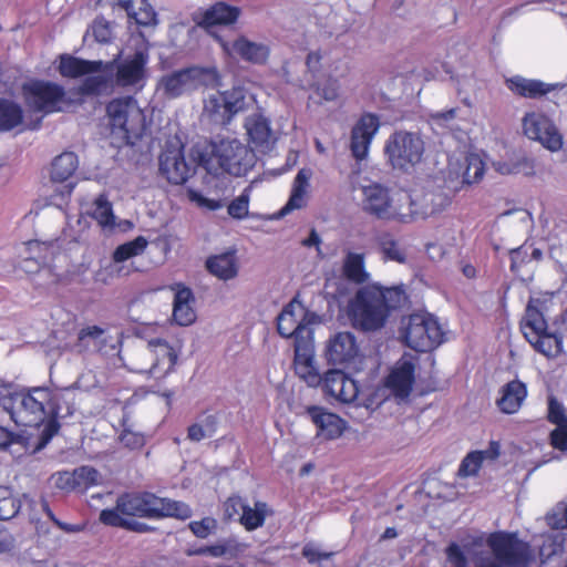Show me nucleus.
<instances>
[{"label":"nucleus","mask_w":567,"mask_h":567,"mask_svg":"<svg viewBox=\"0 0 567 567\" xmlns=\"http://www.w3.org/2000/svg\"><path fill=\"white\" fill-rule=\"evenodd\" d=\"M61 399H65V393L52 392L44 386L21 391L3 386L0 391V405L17 425L35 427L43 424L39 449L45 446L60 429L56 416L62 414Z\"/></svg>","instance_id":"f257e3e1"},{"label":"nucleus","mask_w":567,"mask_h":567,"mask_svg":"<svg viewBox=\"0 0 567 567\" xmlns=\"http://www.w3.org/2000/svg\"><path fill=\"white\" fill-rule=\"evenodd\" d=\"M298 295L277 317V330L284 338H295L293 367L297 377L308 386H319L316 336L319 317L308 311Z\"/></svg>","instance_id":"f03ea898"},{"label":"nucleus","mask_w":567,"mask_h":567,"mask_svg":"<svg viewBox=\"0 0 567 567\" xmlns=\"http://www.w3.org/2000/svg\"><path fill=\"white\" fill-rule=\"evenodd\" d=\"M404 287H384L378 282L360 287L348 301L346 313L351 326L364 332L382 329L391 313L406 301Z\"/></svg>","instance_id":"7ed1b4c3"},{"label":"nucleus","mask_w":567,"mask_h":567,"mask_svg":"<svg viewBox=\"0 0 567 567\" xmlns=\"http://www.w3.org/2000/svg\"><path fill=\"white\" fill-rule=\"evenodd\" d=\"M123 516L146 518L176 517L186 519L192 516V511L183 502L162 498L153 493H126L117 498L114 508L101 512L100 520L110 526L142 530L143 524L131 522Z\"/></svg>","instance_id":"20e7f679"},{"label":"nucleus","mask_w":567,"mask_h":567,"mask_svg":"<svg viewBox=\"0 0 567 567\" xmlns=\"http://www.w3.org/2000/svg\"><path fill=\"white\" fill-rule=\"evenodd\" d=\"M218 82L216 68L193 65L161 75L155 92L163 100H175L192 94L202 86L215 87Z\"/></svg>","instance_id":"39448f33"},{"label":"nucleus","mask_w":567,"mask_h":567,"mask_svg":"<svg viewBox=\"0 0 567 567\" xmlns=\"http://www.w3.org/2000/svg\"><path fill=\"white\" fill-rule=\"evenodd\" d=\"M111 132L125 144H135L146 130V118L137 101L132 96L112 100L106 105Z\"/></svg>","instance_id":"423d86ee"},{"label":"nucleus","mask_w":567,"mask_h":567,"mask_svg":"<svg viewBox=\"0 0 567 567\" xmlns=\"http://www.w3.org/2000/svg\"><path fill=\"white\" fill-rule=\"evenodd\" d=\"M383 152L392 169L410 173L423 161L425 142L416 132L396 131L385 141Z\"/></svg>","instance_id":"0eeeda50"},{"label":"nucleus","mask_w":567,"mask_h":567,"mask_svg":"<svg viewBox=\"0 0 567 567\" xmlns=\"http://www.w3.org/2000/svg\"><path fill=\"white\" fill-rule=\"evenodd\" d=\"M22 91L28 106L45 114L65 111L76 102L63 86L49 81L25 83Z\"/></svg>","instance_id":"6e6552de"},{"label":"nucleus","mask_w":567,"mask_h":567,"mask_svg":"<svg viewBox=\"0 0 567 567\" xmlns=\"http://www.w3.org/2000/svg\"><path fill=\"white\" fill-rule=\"evenodd\" d=\"M252 96L243 87L215 92L204 100L203 116L216 124H228L239 112L245 111Z\"/></svg>","instance_id":"1a4fd4ad"},{"label":"nucleus","mask_w":567,"mask_h":567,"mask_svg":"<svg viewBox=\"0 0 567 567\" xmlns=\"http://www.w3.org/2000/svg\"><path fill=\"white\" fill-rule=\"evenodd\" d=\"M212 158L216 159L223 171L235 176L245 175L256 162L254 151L236 138L214 142Z\"/></svg>","instance_id":"9d476101"},{"label":"nucleus","mask_w":567,"mask_h":567,"mask_svg":"<svg viewBox=\"0 0 567 567\" xmlns=\"http://www.w3.org/2000/svg\"><path fill=\"white\" fill-rule=\"evenodd\" d=\"M408 347L425 352L436 348L443 340V331L437 320L431 315L414 313L409 317L403 329Z\"/></svg>","instance_id":"9b49d317"},{"label":"nucleus","mask_w":567,"mask_h":567,"mask_svg":"<svg viewBox=\"0 0 567 567\" xmlns=\"http://www.w3.org/2000/svg\"><path fill=\"white\" fill-rule=\"evenodd\" d=\"M133 41L134 53L125 55L116 64L115 83L120 87L142 89L150 60L148 44L142 37L133 38Z\"/></svg>","instance_id":"f8f14e48"},{"label":"nucleus","mask_w":567,"mask_h":567,"mask_svg":"<svg viewBox=\"0 0 567 567\" xmlns=\"http://www.w3.org/2000/svg\"><path fill=\"white\" fill-rule=\"evenodd\" d=\"M178 358V350L162 338H154L147 341V346L137 350V359H150L152 364L138 363L133 372L148 373L161 378L169 373Z\"/></svg>","instance_id":"ddd939ff"},{"label":"nucleus","mask_w":567,"mask_h":567,"mask_svg":"<svg viewBox=\"0 0 567 567\" xmlns=\"http://www.w3.org/2000/svg\"><path fill=\"white\" fill-rule=\"evenodd\" d=\"M198 155V161L193 156L186 158L183 145L178 143L168 145L159 157V169L169 183L184 184L195 173L198 164H209V159Z\"/></svg>","instance_id":"4468645a"},{"label":"nucleus","mask_w":567,"mask_h":567,"mask_svg":"<svg viewBox=\"0 0 567 567\" xmlns=\"http://www.w3.org/2000/svg\"><path fill=\"white\" fill-rule=\"evenodd\" d=\"M495 558L507 567H527L533 559V551L527 543L515 535L496 533L487 540Z\"/></svg>","instance_id":"2eb2a0df"},{"label":"nucleus","mask_w":567,"mask_h":567,"mask_svg":"<svg viewBox=\"0 0 567 567\" xmlns=\"http://www.w3.org/2000/svg\"><path fill=\"white\" fill-rule=\"evenodd\" d=\"M524 135L540 143L550 152H558L564 144V138L554 122L543 113L528 112L522 120Z\"/></svg>","instance_id":"dca6fc26"},{"label":"nucleus","mask_w":567,"mask_h":567,"mask_svg":"<svg viewBox=\"0 0 567 567\" xmlns=\"http://www.w3.org/2000/svg\"><path fill=\"white\" fill-rule=\"evenodd\" d=\"M380 128V118L372 114H363L353 125L350 137V151L357 161L368 157L370 145Z\"/></svg>","instance_id":"f3484780"},{"label":"nucleus","mask_w":567,"mask_h":567,"mask_svg":"<svg viewBox=\"0 0 567 567\" xmlns=\"http://www.w3.org/2000/svg\"><path fill=\"white\" fill-rule=\"evenodd\" d=\"M215 38L223 51L229 56L259 65L265 64L269 58L270 49L264 42L250 41L244 35L238 37L233 42H228L218 35Z\"/></svg>","instance_id":"a211bd4d"},{"label":"nucleus","mask_w":567,"mask_h":567,"mask_svg":"<svg viewBox=\"0 0 567 567\" xmlns=\"http://www.w3.org/2000/svg\"><path fill=\"white\" fill-rule=\"evenodd\" d=\"M414 357L404 354L392 368L384 381L385 388L398 399L410 395L414 383Z\"/></svg>","instance_id":"6ab92c4d"},{"label":"nucleus","mask_w":567,"mask_h":567,"mask_svg":"<svg viewBox=\"0 0 567 567\" xmlns=\"http://www.w3.org/2000/svg\"><path fill=\"white\" fill-rule=\"evenodd\" d=\"M394 192L379 183L362 186L363 209L379 219L388 220L393 205Z\"/></svg>","instance_id":"aec40b11"},{"label":"nucleus","mask_w":567,"mask_h":567,"mask_svg":"<svg viewBox=\"0 0 567 567\" xmlns=\"http://www.w3.org/2000/svg\"><path fill=\"white\" fill-rule=\"evenodd\" d=\"M327 359L333 364H352L360 357V348L351 332L336 333L327 344Z\"/></svg>","instance_id":"412c9836"},{"label":"nucleus","mask_w":567,"mask_h":567,"mask_svg":"<svg viewBox=\"0 0 567 567\" xmlns=\"http://www.w3.org/2000/svg\"><path fill=\"white\" fill-rule=\"evenodd\" d=\"M409 200L412 213L405 216L413 217L414 223L440 213L444 208L446 199L432 190H413L409 193Z\"/></svg>","instance_id":"4be33fe9"},{"label":"nucleus","mask_w":567,"mask_h":567,"mask_svg":"<svg viewBox=\"0 0 567 567\" xmlns=\"http://www.w3.org/2000/svg\"><path fill=\"white\" fill-rule=\"evenodd\" d=\"M326 392L343 403L353 402L359 393L355 381L339 370L326 373L324 380Z\"/></svg>","instance_id":"5701e85b"},{"label":"nucleus","mask_w":567,"mask_h":567,"mask_svg":"<svg viewBox=\"0 0 567 567\" xmlns=\"http://www.w3.org/2000/svg\"><path fill=\"white\" fill-rule=\"evenodd\" d=\"M311 177L312 172L308 168H302L298 172L292 182L289 199L278 213L279 217H284L293 210L301 209L307 206Z\"/></svg>","instance_id":"b1692460"},{"label":"nucleus","mask_w":567,"mask_h":567,"mask_svg":"<svg viewBox=\"0 0 567 567\" xmlns=\"http://www.w3.org/2000/svg\"><path fill=\"white\" fill-rule=\"evenodd\" d=\"M109 64L102 61H89L70 54H61L58 70L63 78L76 79L86 74L105 71Z\"/></svg>","instance_id":"393cba45"},{"label":"nucleus","mask_w":567,"mask_h":567,"mask_svg":"<svg viewBox=\"0 0 567 567\" xmlns=\"http://www.w3.org/2000/svg\"><path fill=\"white\" fill-rule=\"evenodd\" d=\"M507 87L515 94L537 99L560 87L558 83H546L536 79H526L519 75L506 80Z\"/></svg>","instance_id":"a878e982"},{"label":"nucleus","mask_w":567,"mask_h":567,"mask_svg":"<svg viewBox=\"0 0 567 567\" xmlns=\"http://www.w3.org/2000/svg\"><path fill=\"white\" fill-rule=\"evenodd\" d=\"M245 127L249 141L256 148L261 151L269 150L274 144V135L269 125V121L260 114H252L246 118Z\"/></svg>","instance_id":"bb28decb"},{"label":"nucleus","mask_w":567,"mask_h":567,"mask_svg":"<svg viewBox=\"0 0 567 567\" xmlns=\"http://www.w3.org/2000/svg\"><path fill=\"white\" fill-rule=\"evenodd\" d=\"M526 398V384L519 380H513L502 388L501 398L496 404L503 413L514 414L519 411Z\"/></svg>","instance_id":"cd10ccee"},{"label":"nucleus","mask_w":567,"mask_h":567,"mask_svg":"<svg viewBox=\"0 0 567 567\" xmlns=\"http://www.w3.org/2000/svg\"><path fill=\"white\" fill-rule=\"evenodd\" d=\"M240 12V9L236 6H230L221 1L216 2L204 12L199 25H229L238 20Z\"/></svg>","instance_id":"c85d7f7f"},{"label":"nucleus","mask_w":567,"mask_h":567,"mask_svg":"<svg viewBox=\"0 0 567 567\" xmlns=\"http://www.w3.org/2000/svg\"><path fill=\"white\" fill-rule=\"evenodd\" d=\"M148 241L145 237L138 236L135 239L120 245L113 252L112 262L110 264V274L120 276L123 267L120 264L142 255L147 248Z\"/></svg>","instance_id":"c756f323"},{"label":"nucleus","mask_w":567,"mask_h":567,"mask_svg":"<svg viewBox=\"0 0 567 567\" xmlns=\"http://www.w3.org/2000/svg\"><path fill=\"white\" fill-rule=\"evenodd\" d=\"M193 300L192 290L178 285L173 303V319L177 324L186 327L195 321L196 315L190 305Z\"/></svg>","instance_id":"7c9ffc66"},{"label":"nucleus","mask_w":567,"mask_h":567,"mask_svg":"<svg viewBox=\"0 0 567 567\" xmlns=\"http://www.w3.org/2000/svg\"><path fill=\"white\" fill-rule=\"evenodd\" d=\"M206 267L212 275L224 281L231 280L238 275V261L231 251L209 257Z\"/></svg>","instance_id":"2f4dec72"},{"label":"nucleus","mask_w":567,"mask_h":567,"mask_svg":"<svg viewBox=\"0 0 567 567\" xmlns=\"http://www.w3.org/2000/svg\"><path fill=\"white\" fill-rule=\"evenodd\" d=\"M499 455V444L495 441L489 443V446L484 451H474L465 456L462 461L458 475L461 477L474 476L478 473L482 463L485 460L494 461Z\"/></svg>","instance_id":"473e14b6"},{"label":"nucleus","mask_w":567,"mask_h":567,"mask_svg":"<svg viewBox=\"0 0 567 567\" xmlns=\"http://www.w3.org/2000/svg\"><path fill=\"white\" fill-rule=\"evenodd\" d=\"M342 270L344 277L357 285L365 284L370 280V272L365 268V256L361 252H347Z\"/></svg>","instance_id":"72a5a7b5"},{"label":"nucleus","mask_w":567,"mask_h":567,"mask_svg":"<svg viewBox=\"0 0 567 567\" xmlns=\"http://www.w3.org/2000/svg\"><path fill=\"white\" fill-rule=\"evenodd\" d=\"M272 515L269 505L262 501H255L252 506L246 502L245 509L240 516V524L248 532L256 530L264 526L267 517Z\"/></svg>","instance_id":"f704fd0d"},{"label":"nucleus","mask_w":567,"mask_h":567,"mask_svg":"<svg viewBox=\"0 0 567 567\" xmlns=\"http://www.w3.org/2000/svg\"><path fill=\"white\" fill-rule=\"evenodd\" d=\"M131 19L137 24L152 25L156 23V13L147 0H116Z\"/></svg>","instance_id":"c9c22d12"},{"label":"nucleus","mask_w":567,"mask_h":567,"mask_svg":"<svg viewBox=\"0 0 567 567\" xmlns=\"http://www.w3.org/2000/svg\"><path fill=\"white\" fill-rule=\"evenodd\" d=\"M522 331L526 339H535L536 334L547 331V322L543 313L535 306L534 300L527 305L522 321Z\"/></svg>","instance_id":"e433bc0d"},{"label":"nucleus","mask_w":567,"mask_h":567,"mask_svg":"<svg viewBox=\"0 0 567 567\" xmlns=\"http://www.w3.org/2000/svg\"><path fill=\"white\" fill-rule=\"evenodd\" d=\"M85 213L95 219L102 228L111 229L115 226L112 204L104 195L96 197Z\"/></svg>","instance_id":"4c0bfd02"},{"label":"nucleus","mask_w":567,"mask_h":567,"mask_svg":"<svg viewBox=\"0 0 567 567\" xmlns=\"http://www.w3.org/2000/svg\"><path fill=\"white\" fill-rule=\"evenodd\" d=\"M52 244L42 243L39 240H30L25 244V249L29 252L23 261L21 268L27 272H34L39 269L40 265L48 258V251Z\"/></svg>","instance_id":"58836bf2"},{"label":"nucleus","mask_w":567,"mask_h":567,"mask_svg":"<svg viewBox=\"0 0 567 567\" xmlns=\"http://www.w3.org/2000/svg\"><path fill=\"white\" fill-rule=\"evenodd\" d=\"M78 165V156L73 152H64L52 162L51 178L55 182H64L74 174Z\"/></svg>","instance_id":"ea45409f"},{"label":"nucleus","mask_w":567,"mask_h":567,"mask_svg":"<svg viewBox=\"0 0 567 567\" xmlns=\"http://www.w3.org/2000/svg\"><path fill=\"white\" fill-rule=\"evenodd\" d=\"M22 498L30 504L33 503L27 494L18 496L9 488L0 487V519L8 520L16 517L21 509Z\"/></svg>","instance_id":"a19ab883"},{"label":"nucleus","mask_w":567,"mask_h":567,"mask_svg":"<svg viewBox=\"0 0 567 567\" xmlns=\"http://www.w3.org/2000/svg\"><path fill=\"white\" fill-rule=\"evenodd\" d=\"M23 121L21 106L9 100H0V132L13 130Z\"/></svg>","instance_id":"79ce46f5"},{"label":"nucleus","mask_w":567,"mask_h":567,"mask_svg":"<svg viewBox=\"0 0 567 567\" xmlns=\"http://www.w3.org/2000/svg\"><path fill=\"white\" fill-rule=\"evenodd\" d=\"M109 69L101 72L86 74L87 76L79 87V93L84 95L101 94L110 86V80L105 75L106 72L112 71L114 62H107Z\"/></svg>","instance_id":"37998d69"},{"label":"nucleus","mask_w":567,"mask_h":567,"mask_svg":"<svg viewBox=\"0 0 567 567\" xmlns=\"http://www.w3.org/2000/svg\"><path fill=\"white\" fill-rule=\"evenodd\" d=\"M532 347L545 357H557L561 352V339L547 331L536 334L535 339H526Z\"/></svg>","instance_id":"c03bdc74"},{"label":"nucleus","mask_w":567,"mask_h":567,"mask_svg":"<svg viewBox=\"0 0 567 567\" xmlns=\"http://www.w3.org/2000/svg\"><path fill=\"white\" fill-rule=\"evenodd\" d=\"M393 205L389 215L388 220H394L402 224L413 223V217L405 216L412 213L410 206L409 193L405 190H395Z\"/></svg>","instance_id":"a18cd8bd"},{"label":"nucleus","mask_w":567,"mask_h":567,"mask_svg":"<svg viewBox=\"0 0 567 567\" xmlns=\"http://www.w3.org/2000/svg\"><path fill=\"white\" fill-rule=\"evenodd\" d=\"M344 430V422L333 413L321 411V439L333 440Z\"/></svg>","instance_id":"49530a36"},{"label":"nucleus","mask_w":567,"mask_h":567,"mask_svg":"<svg viewBox=\"0 0 567 567\" xmlns=\"http://www.w3.org/2000/svg\"><path fill=\"white\" fill-rule=\"evenodd\" d=\"M485 172V165L478 155L471 154L465 158L463 181L467 184L478 182Z\"/></svg>","instance_id":"de8ad7c7"},{"label":"nucleus","mask_w":567,"mask_h":567,"mask_svg":"<svg viewBox=\"0 0 567 567\" xmlns=\"http://www.w3.org/2000/svg\"><path fill=\"white\" fill-rule=\"evenodd\" d=\"M216 431V417L208 415L203 423H195L188 427L187 437L190 441L199 442L205 437L212 436Z\"/></svg>","instance_id":"09e8293b"},{"label":"nucleus","mask_w":567,"mask_h":567,"mask_svg":"<svg viewBox=\"0 0 567 567\" xmlns=\"http://www.w3.org/2000/svg\"><path fill=\"white\" fill-rule=\"evenodd\" d=\"M78 488H87L101 483V474L91 466L75 468Z\"/></svg>","instance_id":"8fccbe9b"},{"label":"nucleus","mask_w":567,"mask_h":567,"mask_svg":"<svg viewBox=\"0 0 567 567\" xmlns=\"http://www.w3.org/2000/svg\"><path fill=\"white\" fill-rule=\"evenodd\" d=\"M380 249L384 260H392L400 264L405 261V252L390 237H384L381 239Z\"/></svg>","instance_id":"3c124183"},{"label":"nucleus","mask_w":567,"mask_h":567,"mask_svg":"<svg viewBox=\"0 0 567 567\" xmlns=\"http://www.w3.org/2000/svg\"><path fill=\"white\" fill-rule=\"evenodd\" d=\"M548 525L556 529L567 528V498L559 502L550 513L547 514Z\"/></svg>","instance_id":"603ef678"},{"label":"nucleus","mask_w":567,"mask_h":567,"mask_svg":"<svg viewBox=\"0 0 567 567\" xmlns=\"http://www.w3.org/2000/svg\"><path fill=\"white\" fill-rule=\"evenodd\" d=\"M250 193L246 188L237 198L228 205V214L236 219H243L248 215Z\"/></svg>","instance_id":"864d4df0"},{"label":"nucleus","mask_w":567,"mask_h":567,"mask_svg":"<svg viewBox=\"0 0 567 567\" xmlns=\"http://www.w3.org/2000/svg\"><path fill=\"white\" fill-rule=\"evenodd\" d=\"M246 501L240 496H230L228 497L224 505V517L228 520H237L240 523L241 513L245 509Z\"/></svg>","instance_id":"5fc2aeb1"},{"label":"nucleus","mask_w":567,"mask_h":567,"mask_svg":"<svg viewBox=\"0 0 567 567\" xmlns=\"http://www.w3.org/2000/svg\"><path fill=\"white\" fill-rule=\"evenodd\" d=\"M50 481L53 486L64 492H71L78 488L75 470L73 472L63 471L51 475Z\"/></svg>","instance_id":"6e6d98bb"},{"label":"nucleus","mask_w":567,"mask_h":567,"mask_svg":"<svg viewBox=\"0 0 567 567\" xmlns=\"http://www.w3.org/2000/svg\"><path fill=\"white\" fill-rule=\"evenodd\" d=\"M457 109H450L444 112H435L430 115V123L434 128H454Z\"/></svg>","instance_id":"4d7b16f0"},{"label":"nucleus","mask_w":567,"mask_h":567,"mask_svg":"<svg viewBox=\"0 0 567 567\" xmlns=\"http://www.w3.org/2000/svg\"><path fill=\"white\" fill-rule=\"evenodd\" d=\"M548 421L556 426L567 424L565 409L554 396L548 400Z\"/></svg>","instance_id":"13d9d810"},{"label":"nucleus","mask_w":567,"mask_h":567,"mask_svg":"<svg viewBox=\"0 0 567 567\" xmlns=\"http://www.w3.org/2000/svg\"><path fill=\"white\" fill-rule=\"evenodd\" d=\"M103 330L97 326H91L83 328L79 333V341L84 348H89L92 346L94 348L99 347L97 340L102 337Z\"/></svg>","instance_id":"bf43d9fd"},{"label":"nucleus","mask_w":567,"mask_h":567,"mask_svg":"<svg viewBox=\"0 0 567 567\" xmlns=\"http://www.w3.org/2000/svg\"><path fill=\"white\" fill-rule=\"evenodd\" d=\"M217 526V522L213 517H205L198 522L189 524L190 530L199 538H206Z\"/></svg>","instance_id":"052dcab7"},{"label":"nucleus","mask_w":567,"mask_h":567,"mask_svg":"<svg viewBox=\"0 0 567 567\" xmlns=\"http://www.w3.org/2000/svg\"><path fill=\"white\" fill-rule=\"evenodd\" d=\"M187 196L190 202L196 203L198 206L205 207L209 210H217L224 206L221 200L207 198L194 189H189L187 192Z\"/></svg>","instance_id":"680f3d73"},{"label":"nucleus","mask_w":567,"mask_h":567,"mask_svg":"<svg viewBox=\"0 0 567 567\" xmlns=\"http://www.w3.org/2000/svg\"><path fill=\"white\" fill-rule=\"evenodd\" d=\"M120 440L126 447L132 450L140 449L145 444V437L142 433L128 429L122 432Z\"/></svg>","instance_id":"e2e57ef3"},{"label":"nucleus","mask_w":567,"mask_h":567,"mask_svg":"<svg viewBox=\"0 0 567 567\" xmlns=\"http://www.w3.org/2000/svg\"><path fill=\"white\" fill-rule=\"evenodd\" d=\"M321 91V97L326 101H337L340 97L341 86L337 79L328 78Z\"/></svg>","instance_id":"0e129e2a"},{"label":"nucleus","mask_w":567,"mask_h":567,"mask_svg":"<svg viewBox=\"0 0 567 567\" xmlns=\"http://www.w3.org/2000/svg\"><path fill=\"white\" fill-rule=\"evenodd\" d=\"M92 33L96 41L104 43L111 39V28L107 21L96 19L92 25Z\"/></svg>","instance_id":"69168bd1"},{"label":"nucleus","mask_w":567,"mask_h":567,"mask_svg":"<svg viewBox=\"0 0 567 567\" xmlns=\"http://www.w3.org/2000/svg\"><path fill=\"white\" fill-rule=\"evenodd\" d=\"M551 445L560 451L567 450V424L557 425L550 433Z\"/></svg>","instance_id":"338daca9"},{"label":"nucleus","mask_w":567,"mask_h":567,"mask_svg":"<svg viewBox=\"0 0 567 567\" xmlns=\"http://www.w3.org/2000/svg\"><path fill=\"white\" fill-rule=\"evenodd\" d=\"M446 556L453 567H467L466 557L458 545L451 544L446 549Z\"/></svg>","instance_id":"774afa93"}]
</instances>
